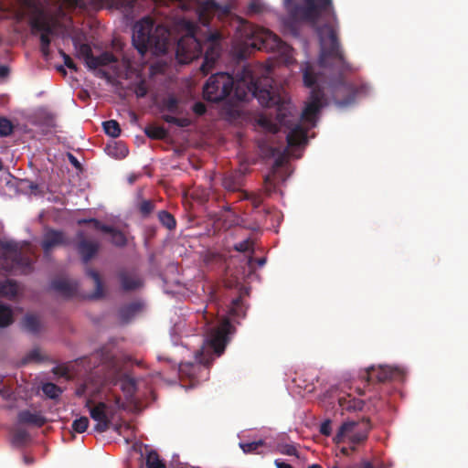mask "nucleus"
Masks as SVG:
<instances>
[{"label":"nucleus","instance_id":"50","mask_svg":"<svg viewBox=\"0 0 468 468\" xmlns=\"http://www.w3.org/2000/svg\"><path fill=\"white\" fill-rule=\"evenodd\" d=\"M192 111L198 116H202L206 113L207 112V107L206 105L201 102V101H197L196 103H194V105L192 106Z\"/></svg>","mask_w":468,"mask_h":468},{"label":"nucleus","instance_id":"46","mask_svg":"<svg viewBox=\"0 0 468 468\" xmlns=\"http://www.w3.org/2000/svg\"><path fill=\"white\" fill-rule=\"evenodd\" d=\"M233 249L239 252H253V241L250 239H246L240 242L236 243Z\"/></svg>","mask_w":468,"mask_h":468},{"label":"nucleus","instance_id":"22","mask_svg":"<svg viewBox=\"0 0 468 468\" xmlns=\"http://www.w3.org/2000/svg\"><path fill=\"white\" fill-rule=\"evenodd\" d=\"M86 275L93 281L95 286L94 292L89 298L94 300L102 298L104 296V286L100 273L93 269L87 268Z\"/></svg>","mask_w":468,"mask_h":468},{"label":"nucleus","instance_id":"20","mask_svg":"<svg viewBox=\"0 0 468 468\" xmlns=\"http://www.w3.org/2000/svg\"><path fill=\"white\" fill-rule=\"evenodd\" d=\"M17 420L21 424L33 425L38 428L44 426L47 422L46 418L40 413L31 412L28 410L19 411Z\"/></svg>","mask_w":468,"mask_h":468},{"label":"nucleus","instance_id":"14","mask_svg":"<svg viewBox=\"0 0 468 468\" xmlns=\"http://www.w3.org/2000/svg\"><path fill=\"white\" fill-rule=\"evenodd\" d=\"M30 27L33 35L39 34L40 46L50 47V36L54 35L55 27L48 18L38 15L31 19Z\"/></svg>","mask_w":468,"mask_h":468},{"label":"nucleus","instance_id":"10","mask_svg":"<svg viewBox=\"0 0 468 468\" xmlns=\"http://www.w3.org/2000/svg\"><path fill=\"white\" fill-rule=\"evenodd\" d=\"M303 78L304 85L308 88H312V90L310 93V101L304 107L301 118L305 122H314L316 114L324 106V93L318 85H315L317 75L314 72L311 64L306 63L303 70Z\"/></svg>","mask_w":468,"mask_h":468},{"label":"nucleus","instance_id":"49","mask_svg":"<svg viewBox=\"0 0 468 468\" xmlns=\"http://www.w3.org/2000/svg\"><path fill=\"white\" fill-rule=\"evenodd\" d=\"M319 431L324 436H330L332 432L331 420H325L320 425Z\"/></svg>","mask_w":468,"mask_h":468},{"label":"nucleus","instance_id":"3","mask_svg":"<svg viewBox=\"0 0 468 468\" xmlns=\"http://www.w3.org/2000/svg\"><path fill=\"white\" fill-rule=\"evenodd\" d=\"M187 34L181 37L176 45V58L181 64H188L199 58L204 52V61L200 70L207 75L213 69L220 56L222 48V34L219 31H213L208 34L204 42L201 43L195 36V26L192 22L184 21Z\"/></svg>","mask_w":468,"mask_h":468},{"label":"nucleus","instance_id":"52","mask_svg":"<svg viewBox=\"0 0 468 468\" xmlns=\"http://www.w3.org/2000/svg\"><path fill=\"white\" fill-rule=\"evenodd\" d=\"M147 88L144 81L138 83L135 87V94L138 98H144L147 94Z\"/></svg>","mask_w":468,"mask_h":468},{"label":"nucleus","instance_id":"51","mask_svg":"<svg viewBox=\"0 0 468 468\" xmlns=\"http://www.w3.org/2000/svg\"><path fill=\"white\" fill-rule=\"evenodd\" d=\"M282 453L290 456H298V451L294 445L285 444L282 446Z\"/></svg>","mask_w":468,"mask_h":468},{"label":"nucleus","instance_id":"41","mask_svg":"<svg viewBox=\"0 0 468 468\" xmlns=\"http://www.w3.org/2000/svg\"><path fill=\"white\" fill-rule=\"evenodd\" d=\"M137 208L142 217H148L154 209V203L152 200H142L138 203Z\"/></svg>","mask_w":468,"mask_h":468},{"label":"nucleus","instance_id":"23","mask_svg":"<svg viewBox=\"0 0 468 468\" xmlns=\"http://www.w3.org/2000/svg\"><path fill=\"white\" fill-rule=\"evenodd\" d=\"M338 403L341 409L346 411L362 410L365 405V402L362 399H356L349 394L339 397Z\"/></svg>","mask_w":468,"mask_h":468},{"label":"nucleus","instance_id":"12","mask_svg":"<svg viewBox=\"0 0 468 468\" xmlns=\"http://www.w3.org/2000/svg\"><path fill=\"white\" fill-rule=\"evenodd\" d=\"M367 384L373 382L383 383L392 380H402L404 378V371L398 367L379 366L367 367L360 376Z\"/></svg>","mask_w":468,"mask_h":468},{"label":"nucleus","instance_id":"53","mask_svg":"<svg viewBox=\"0 0 468 468\" xmlns=\"http://www.w3.org/2000/svg\"><path fill=\"white\" fill-rule=\"evenodd\" d=\"M68 156H69V160L70 164L74 167H76V168H80L81 167V165L79 162V160L77 159V157H75L72 154H69Z\"/></svg>","mask_w":468,"mask_h":468},{"label":"nucleus","instance_id":"60","mask_svg":"<svg viewBox=\"0 0 468 468\" xmlns=\"http://www.w3.org/2000/svg\"><path fill=\"white\" fill-rule=\"evenodd\" d=\"M257 263L260 267H262L266 263V259L259 258V259H257Z\"/></svg>","mask_w":468,"mask_h":468},{"label":"nucleus","instance_id":"40","mask_svg":"<svg viewBox=\"0 0 468 468\" xmlns=\"http://www.w3.org/2000/svg\"><path fill=\"white\" fill-rule=\"evenodd\" d=\"M90 224L94 229L100 231H108V225L103 224L97 218H80L78 220V225Z\"/></svg>","mask_w":468,"mask_h":468},{"label":"nucleus","instance_id":"27","mask_svg":"<svg viewBox=\"0 0 468 468\" xmlns=\"http://www.w3.org/2000/svg\"><path fill=\"white\" fill-rule=\"evenodd\" d=\"M74 46L76 48L77 56L80 58H82L84 60L86 66L89 68L91 58L94 56L90 46L86 43L79 44L76 41L74 42Z\"/></svg>","mask_w":468,"mask_h":468},{"label":"nucleus","instance_id":"63","mask_svg":"<svg viewBox=\"0 0 468 468\" xmlns=\"http://www.w3.org/2000/svg\"><path fill=\"white\" fill-rule=\"evenodd\" d=\"M341 452H342V453H344V454H348V449H347V448H346V447H343V448L341 449Z\"/></svg>","mask_w":468,"mask_h":468},{"label":"nucleus","instance_id":"43","mask_svg":"<svg viewBox=\"0 0 468 468\" xmlns=\"http://www.w3.org/2000/svg\"><path fill=\"white\" fill-rule=\"evenodd\" d=\"M89 423H90L89 419L85 416H82V417L73 420V422L71 424V428L74 431H76L78 433H82V432L86 431V430L88 429Z\"/></svg>","mask_w":468,"mask_h":468},{"label":"nucleus","instance_id":"15","mask_svg":"<svg viewBox=\"0 0 468 468\" xmlns=\"http://www.w3.org/2000/svg\"><path fill=\"white\" fill-rule=\"evenodd\" d=\"M76 237L77 250L80 255L82 261L87 264L98 253L100 244L98 241L88 239L82 230H79Z\"/></svg>","mask_w":468,"mask_h":468},{"label":"nucleus","instance_id":"38","mask_svg":"<svg viewBox=\"0 0 468 468\" xmlns=\"http://www.w3.org/2000/svg\"><path fill=\"white\" fill-rule=\"evenodd\" d=\"M43 393L49 399H57L62 393L61 388L54 383L48 382L42 387Z\"/></svg>","mask_w":468,"mask_h":468},{"label":"nucleus","instance_id":"64","mask_svg":"<svg viewBox=\"0 0 468 468\" xmlns=\"http://www.w3.org/2000/svg\"><path fill=\"white\" fill-rule=\"evenodd\" d=\"M58 70L60 71V72H63L64 74L66 73V70L64 69V68L62 66H59L58 68Z\"/></svg>","mask_w":468,"mask_h":468},{"label":"nucleus","instance_id":"58","mask_svg":"<svg viewBox=\"0 0 468 468\" xmlns=\"http://www.w3.org/2000/svg\"><path fill=\"white\" fill-rule=\"evenodd\" d=\"M40 51L45 58H48L49 56V47L44 48V46H40Z\"/></svg>","mask_w":468,"mask_h":468},{"label":"nucleus","instance_id":"42","mask_svg":"<svg viewBox=\"0 0 468 468\" xmlns=\"http://www.w3.org/2000/svg\"><path fill=\"white\" fill-rule=\"evenodd\" d=\"M241 199L250 200L254 208H258L261 206L263 198L261 195L255 193H248L245 191L241 192Z\"/></svg>","mask_w":468,"mask_h":468},{"label":"nucleus","instance_id":"13","mask_svg":"<svg viewBox=\"0 0 468 468\" xmlns=\"http://www.w3.org/2000/svg\"><path fill=\"white\" fill-rule=\"evenodd\" d=\"M91 399H88L86 407L89 408L90 418L97 422L94 431L103 433L110 429L112 424V418L109 415L110 407L104 402H99L91 407Z\"/></svg>","mask_w":468,"mask_h":468},{"label":"nucleus","instance_id":"29","mask_svg":"<svg viewBox=\"0 0 468 468\" xmlns=\"http://www.w3.org/2000/svg\"><path fill=\"white\" fill-rule=\"evenodd\" d=\"M108 229V231L103 232L111 235V242L114 246L122 248L127 244V239L123 232L109 225Z\"/></svg>","mask_w":468,"mask_h":468},{"label":"nucleus","instance_id":"7","mask_svg":"<svg viewBox=\"0 0 468 468\" xmlns=\"http://www.w3.org/2000/svg\"><path fill=\"white\" fill-rule=\"evenodd\" d=\"M170 31L163 25L154 26L150 17H144L133 26V44L141 55L151 51L154 55L167 52Z\"/></svg>","mask_w":468,"mask_h":468},{"label":"nucleus","instance_id":"59","mask_svg":"<svg viewBox=\"0 0 468 468\" xmlns=\"http://www.w3.org/2000/svg\"><path fill=\"white\" fill-rule=\"evenodd\" d=\"M23 460H24V463L27 464V465H30L32 463H34L35 460L33 457L31 456H27V455H25L23 457Z\"/></svg>","mask_w":468,"mask_h":468},{"label":"nucleus","instance_id":"17","mask_svg":"<svg viewBox=\"0 0 468 468\" xmlns=\"http://www.w3.org/2000/svg\"><path fill=\"white\" fill-rule=\"evenodd\" d=\"M117 277L120 282L121 288L124 292L135 291L144 285L142 278L134 270H120Z\"/></svg>","mask_w":468,"mask_h":468},{"label":"nucleus","instance_id":"9","mask_svg":"<svg viewBox=\"0 0 468 468\" xmlns=\"http://www.w3.org/2000/svg\"><path fill=\"white\" fill-rule=\"evenodd\" d=\"M372 425L368 418H363L361 421L347 420L343 422L334 437L336 444L348 442L350 450L355 452L356 445L364 443L367 438Z\"/></svg>","mask_w":468,"mask_h":468},{"label":"nucleus","instance_id":"55","mask_svg":"<svg viewBox=\"0 0 468 468\" xmlns=\"http://www.w3.org/2000/svg\"><path fill=\"white\" fill-rule=\"evenodd\" d=\"M274 463L277 468H293L291 464L280 460H275Z\"/></svg>","mask_w":468,"mask_h":468},{"label":"nucleus","instance_id":"34","mask_svg":"<svg viewBox=\"0 0 468 468\" xmlns=\"http://www.w3.org/2000/svg\"><path fill=\"white\" fill-rule=\"evenodd\" d=\"M17 285L15 282L7 280L4 282H0V294L7 297H15L17 294Z\"/></svg>","mask_w":468,"mask_h":468},{"label":"nucleus","instance_id":"8","mask_svg":"<svg viewBox=\"0 0 468 468\" xmlns=\"http://www.w3.org/2000/svg\"><path fill=\"white\" fill-rule=\"evenodd\" d=\"M283 5L295 21L316 23L322 16L336 18L332 0H283Z\"/></svg>","mask_w":468,"mask_h":468},{"label":"nucleus","instance_id":"33","mask_svg":"<svg viewBox=\"0 0 468 468\" xmlns=\"http://www.w3.org/2000/svg\"><path fill=\"white\" fill-rule=\"evenodd\" d=\"M162 119L167 122V123H170V124H175L178 127H181V128H186V127H188L191 125L192 122L191 120L188 118V117H176V116H173L171 114H164L162 116Z\"/></svg>","mask_w":468,"mask_h":468},{"label":"nucleus","instance_id":"37","mask_svg":"<svg viewBox=\"0 0 468 468\" xmlns=\"http://www.w3.org/2000/svg\"><path fill=\"white\" fill-rule=\"evenodd\" d=\"M265 445L263 440H259L250 442H239V447L244 453H260L259 448Z\"/></svg>","mask_w":468,"mask_h":468},{"label":"nucleus","instance_id":"16","mask_svg":"<svg viewBox=\"0 0 468 468\" xmlns=\"http://www.w3.org/2000/svg\"><path fill=\"white\" fill-rule=\"evenodd\" d=\"M70 241L61 230L47 229L41 241V247L48 256L55 247L68 246Z\"/></svg>","mask_w":468,"mask_h":468},{"label":"nucleus","instance_id":"48","mask_svg":"<svg viewBox=\"0 0 468 468\" xmlns=\"http://www.w3.org/2000/svg\"><path fill=\"white\" fill-rule=\"evenodd\" d=\"M59 53L63 58L65 66L73 71H78V67L73 61V59L62 50H60Z\"/></svg>","mask_w":468,"mask_h":468},{"label":"nucleus","instance_id":"1","mask_svg":"<svg viewBox=\"0 0 468 468\" xmlns=\"http://www.w3.org/2000/svg\"><path fill=\"white\" fill-rule=\"evenodd\" d=\"M232 92L239 101H248L253 97L263 107H275L276 123L267 117H261L258 122L260 126L273 133L280 130L278 125L286 127L289 148L307 144V129L301 123L291 101L274 86L271 78L256 77L250 65H243L237 71L235 78L228 72H218L212 74L203 87V98L210 102L222 101Z\"/></svg>","mask_w":468,"mask_h":468},{"label":"nucleus","instance_id":"26","mask_svg":"<svg viewBox=\"0 0 468 468\" xmlns=\"http://www.w3.org/2000/svg\"><path fill=\"white\" fill-rule=\"evenodd\" d=\"M140 310L141 303H130L120 308L119 317L122 322L128 323Z\"/></svg>","mask_w":468,"mask_h":468},{"label":"nucleus","instance_id":"44","mask_svg":"<svg viewBox=\"0 0 468 468\" xmlns=\"http://www.w3.org/2000/svg\"><path fill=\"white\" fill-rule=\"evenodd\" d=\"M229 313L234 316H240L244 314L242 298L237 297L231 301Z\"/></svg>","mask_w":468,"mask_h":468},{"label":"nucleus","instance_id":"18","mask_svg":"<svg viewBox=\"0 0 468 468\" xmlns=\"http://www.w3.org/2000/svg\"><path fill=\"white\" fill-rule=\"evenodd\" d=\"M244 175L240 171L226 174L222 179V186L229 192L239 191L243 186Z\"/></svg>","mask_w":468,"mask_h":468},{"label":"nucleus","instance_id":"35","mask_svg":"<svg viewBox=\"0 0 468 468\" xmlns=\"http://www.w3.org/2000/svg\"><path fill=\"white\" fill-rule=\"evenodd\" d=\"M146 468H165V463L160 460L158 453L155 451L148 452L145 460Z\"/></svg>","mask_w":468,"mask_h":468},{"label":"nucleus","instance_id":"31","mask_svg":"<svg viewBox=\"0 0 468 468\" xmlns=\"http://www.w3.org/2000/svg\"><path fill=\"white\" fill-rule=\"evenodd\" d=\"M158 219L160 223L169 230L175 229L176 227V221L174 216L166 210H161L158 212Z\"/></svg>","mask_w":468,"mask_h":468},{"label":"nucleus","instance_id":"28","mask_svg":"<svg viewBox=\"0 0 468 468\" xmlns=\"http://www.w3.org/2000/svg\"><path fill=\"white\" fill-rule=\"evenodd\" d=\"M23 328L32 334H37L40 330V321L35 314L25 315L22 321Z\"/></svg>","mask_w":468,"mask_h":468},{"label":"nucleus","instance_id":"21","mask_svg":"<svg viewBox=\"0 0 468 468\" xmlns=\"http://www.w3.org/2000/svg\"><path fill=\"white\" fill-rule=\"evenodd\" d=\"M281 165V161L276 160L271 173L264 177L263 187L268 196L276 191L277 186L280 183V176L277 174V169Z\"/></svg>","mask_w":468,"mask_h":468},{"label":"nucleus","instance_id":"39","mask_svg":"<svg viewBox=\"0 0 468 468\" xmlns=\"http://www.w3.org/2000/svg\"><path fill=\"white\" fill-rule=\"evenodd\" d=\"M13 323L12 310L5 305L0 304V327L8 326Z\"/></svg>","mask_w":468,"mask_h":468},{"label":"nucleus","instance_id":"57","mask_svg":"<svg viewBox=\"0 0 468 468\" xmlns=\"http://www.w3.org/2000/svg\"><path fill=\"white\" fill-rule=\"evenodd\" d=\"M359 468H375L371 462L362 461Z\"/></svg>","mask_w":468,"mask_h":468},{"label":"nucleus","instance_id":"56","mask_svg":"<svg viewBox=\"0 0 468 468\" xmlns=\"http://www.w3.org/2000/svg\"><path fill=\"white\" fill-rule=\"evenodd\" d=\"M86 388H87V384L85 383L77 388L76 395L79 397L83 396L86 392Z\"/></svg>","mask_w":468,"mask_h":468},{"label":"nucleus","instance_id":"36","mask_svg":"<svg viewBox=\"0 0 468 468\" xmlns=\"http://www.w3.org/2000/svg\"><path fill=\"white\" fill-rule=\"evenodd\" d=\"M103 130L106 134L116 138L121 134V127L117 121L109 120L103 122Z\"/></svg>","mask_w":468,"mask_h":468},{"label":"nucleus","instance_id":"30","mask_svg":"<svg viewBox=\"0 0 468 468\" xmlns=\"http://www.w3.org/2000/svg\"><path fill=\"white\" fill-rule=\"evenodd\" d=\"M144 133L150 139L163 140L167 136L168 132L162 126L150 124L144 128Z\"/></svg>","mask_w":468,"mask_h":468},{"label":"nucleus","instance_id":"45","mask_svg":"<svg viewBox=\"0 0 468 468\" xmlns=\"http://www.w3.org/2000/svg\"><path fill=\"white\" fill-rule=\"evenodd\" d=\"M14 125L5 117H0V136L5 137L13 133Z\"/></svg>","mask_w":468,"mask_h":468},{"label":"nucleus","instance_id":"4","mask_svg":"<svg viewBox=\"0 0 468 468\" xmlns=\"http://www.w3.org/2000/svg\"><path fill=\"white\" fill-rule=\"evenodd\" d=\"M231 329L232 325L227 319L215 326L208 327L202 350L197 353L196 361L181 363L180 373L187 376L192 381H198L203 375H207V369L213 360L208 353L212 351L217 356L224 353Z\"/></svg>","mask_w":468,"mask_h":468},{"label":"nucleus","instance_id":"6","mask_svg":"<svg viewBox=\"0 0 468 468\" xmlns=\"http://www.w3.org/2000/svg\"><path fill=\"white\" fill-rule=\"evenodd\" d=\"M101 363L90 373V379L94 382L96 388L105 385L120 383L126 397H133L136 392V380L130 375L122 373L120 360L109 352L101 351L94 356Z\"/></svg>","mask_w":468,"mask_h":468},{"label":"nucleus","instance_id":"2","mask_svg":"<svg viewBox=\"0 0 468 468\" xmlns=\"http://www.w3.org/2000/svg\"><path fill=\"white\" fill-rule=\"evenodd\" d=\"M320 42L318 62L324 71L331 74L329 87L333 100L340 107L348 106L355 101L364 87H358L345 80V74L353 72L356 69L346 60L336 33L330 25L320 28Z\"/></svg>","mask_w":468,"mask_h":468},{"label":"nucleus","instance_id":"54","mask_svg":"<svg viewBox=\"0 0 468 468\" xmlns=\"http://www.w3.org/2000/svg\"><path fill=\"white\" fill-rule=\"evenodd\" d=\"M9 74V68L5 65H0V78H5Z\"/></svg>","mask_w":468,"mask_h":468},{"label":"nucleus","instance_id":"62","mask_svg":"<svg viewBox=\"0 0 468 468\" xmlns=\"http://www.w3.org/2000/svg\"><path fill=\"white\" fill-rule=\"evenodd\" d=\"M308 468H323V467L320 464L314 463V464L310 465Z\"/></svg>","mask_w":468,"mask_h":468},{"label":"nucleus","instance_id":"47","mask_svg":"<svg viewBox=\"0 0 468 468\" xmlns=\"http://www.w3.org/2000/svg\"><path fill=\"white\" fill-rule=\"evenodd\" d=\"M4 378H5V377L0 375V386H2V384L4 382ZM12 395H13V390L10 386L5 385L3 387H0V396L3 399H9L12 397Z\"/></svg>","mask_w":468,"mask_h":468},{"label":"nucleus","instance_id":"19","mask_svg":"<svg viewBox=\"0 0 468 468\" xmlns=\"http://www.w3.org/2000/svg\"><path fill=\"white\" fill-rule=\"evenodd\" d=\"M51 288L66 297H71L78 290V282L58 278L52 281Z\"/></svg>","mask_w":468,"mask_h":468},{"label":"nucleus","instance_id":"32","mask_svg":"<svg viewBox=\"0 0 468 468\" xmlns=\"http://www.w3.org/2000/svg\"><path fill=\"white\" fill-rule=\"evenodd\" d=\"M29 440V433L24 429H15L12 432V443L16 446H23Z\"/></svg>","mask_w":468,"mask_h":468},{"label":"nucleus","instance_id":"25","mask_svg":"<svg viewBox=\"0 0 468 468\" xmlns=\"http://www.w3.org/2000/svg\"><path fill=\"white\" fill-rule=\"evenodd\" d=\"M117 58L111 52L105 51L100 56H93L89 65L90 69H96L101 66H107L111 63L117 62Z\"/></svg>","mask_w":468,"mask_h":468},{"label":"nucleus","instance_id":"11","mask_svg":"<svg viewBox=\"0 0 468 468\" xmlns=\"http://www.w3.org/2000/svg\"><path fill=\"white\" fill-rule=\"evenodd\" d=\"M0 247L4 250L0 259V267L8 272L20 271L29 272L32 271V259L25 254L15 241H1Z\"/></svg>","mask_w":468,"mask_h":468},{"label":"nucleus","instance_id":"24","mask_svg":"<svg viewBox=\"0 0 468 468\" xmlns=\"http://www.w3.org/2000/svg\"><path fill=\"white\" fill-rule=\"evenodd\" d=\"M160 109L162 112L166 111L172 114L179 115L183 113L179 100L173 95L162 100Z\"/></svg>","mask_w":468,"mask_h":468},{"label":"nucleus","instance_id":"5","mask_svg":"<svg viewBox=\"0 0 468 468\" xmlns=\"http://www.w3.org/2000/svg\"><path fill=\"white\" fill-rule=\"evenodd\" d=\"M245 39L233 47V56L239 61L245 60L254 49L267 52H278L290 63L292 58V48L283 42L269 29L259 27H247L244 29Z\"/></svg>","mask_w":468,"mask_h":468},{"label":"nucleus","instance_id":"61","mask_svg":"<svg viewBox=\"0 0 468 468\" xmlns=\"http://www.w3.org/2000/svg\"><path fill=\"white\" fill-rule=\"evenodd\" d=\"M121 148H122L121 153H122V156H125L128 153V150L124 146H121Z\"/></svg>","mask_w":468,"mask_h":468}]
</instances>
